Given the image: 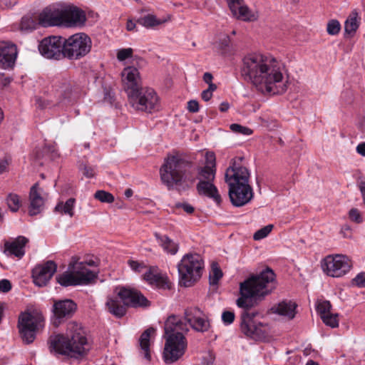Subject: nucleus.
<instances>
[{
  "instance_id": "nucleus-1",
  "label": "nucleus",
  "mask_w": 365,
  "mask_h": 365,
  "mask_svg": "<svg viewBox=\"0 0 365 365\" xmlns=\"http://www.w3.org/2000/svg\"><path fill=\"white\" fill-rule=\"evenodd\" d=\"M161 182L169 190L185 191L196 185L197 193L212 200L220 207L222 200L213 182L216 175L215 156L206 155V165L200 166L187 155L177 154L165 159L160 168Z\"/></svg>"
},
{
  "instance_id": "nucleus-2",
  "label": "nucleus",
  "mask_w": 365,
  "mask_h": 365,
  "mask_svg": "<svg viewBox=\"0 0 365 365\" xmlns=\"http://www.w3.org/2000/svg\"><path fill=\"white\" fill-rule=\"evenodd\" d=\"M275 279L274 271L267 267L257 274L250 275L240 284V297L236 304L243 310L240 314V330L247 336L255 338L262 334V324L254 320L257 312H250L255 300H262L269 294L273 289L270 286Z\"/></svg>"
},
{
  "instance_id": "nucleus-3",
  "label": "nucleus",
  "mask_w": 365,
  "mask_h": 365,
  "mask_svg": "<svg viewBox=\"0 0 365 365\" xmlns=\"http://www.w3.org/2000/svg\"><path fill=\"white\" fill-rule=\"evenodd\" d=\"M185 322L175 315H170L165 323L166 341L163 359L166 364H173L181 358L187 348V340L183 332L189 331L187 324L196 331L205 332L210 328V322L203 312L197 307H189L185 310Z\"/></svg>"
},
{
  "instance_id": "nucleus-4",
  "label": "nucleus",
  "mask_w": 365,
  "mask_h": 365,
  "mask_svg": "<svg viewBox=\"0 0 365 365\" xmlns=\"http://www.w3.org/2000/svg\"><path fill=\"white\" fill-rule=\"evenodd\" d=\"M250 174L242 165V159H232L227 168L225 180L228 185L229 197L232 205L237 207L250 203L254 197V191L250 184Z\"/></svg>"
},
{
  "instance_id": "nucleus-5",
  "label": "nucleus",
  "mask_w": 365,
  "mask_h": 365,
  "mask_svg": "<svg viewBox=\"0 0 365 365\" xmlns=\"http://www.w3.org/2000/svg\"><path fill=\"white\" fill-rule=\"evenodd\" d=\"M48 344L51 352L76 358L83 356L88 350L86 333L81 325L75 322L68 324L66 335L51 336Z\"/></svg>"
},
{
  "instance_id": "nucleus-6",
  "label": "nucleus",
  "mask_w": 365,
  "mask_h": 365,
  "mask_svg": "<svg viewBox=\"0 0 365 365\" xmlns=\"http://www.w3.org/2000/svg\"><path fill=\"white\" fill-rule=\"evenodd\" d=\"M86 20L84 11L73 5H56L46 7L39 14L42 26H81Z\"/></svg>"
},
{
  "instance_id": "nucleus-7",
  "label": "nucleus",
  "mask_w": 365,
  "mask_h": 365,
  "mask_svg": "<svg viewBox=\"0 0 365 365\" xmlns=\"http://www.w3.org/2000/svg\"><path fill=\"white\" fill-rule=\"evenodd\" d=\"M241 76L264 94H282L287 89V80L279 70H241Z\"/></svg>"
},
{
  "instance_id": "nucleus-8",
  "label": "nucleus",
  "mask_w": 365,
  "mask_h": 365,
  "mask_svg": "<svg viewBox=\"0 0 365 365\" xmlns=\"http://www.w3.org/2000/svg\"><path fill=\"white\" fill-rule=\"evenodd\" d=\"M106 305L110 314L117 318H121L125 315L128 307H148L150 302L140 292L122 287L116 297L108 298Z\"/></svg>"
},
{
  "instance_id": "nucleus-9",
  "label": "nucleus",
  "mask_w": 365,
  "mask_h": 365,
  "mask_svg": "<svg viewBox=\"0 0 365 365\" xmlns=\"http://www.w3.org/2000/svg\"><path fill=\"white\" fill-rule=\"evenodd\" d=\"M204 262L198 254H187L178 264L179 284L189 287L196 283L201 277Z\"/></svg>"
},
{
  "instance_id": "nucleus-10",
  "label": "nucleus",
  "mask_w": 365,
  "mask_h": 365,
  "mask_svg": "<svg viewBox=\"0 0 365 365\" xmlns=\"http://www.w3.org/2000/svg\"><path fill=\"white\" fill-rule=\"evenodd\" d=\"M91 46L92 42L88 35L77 33L64 40L62 53L70 60H78L91 51Z\"/></svg>"
},
{
  "instance_id": "nucleus-11",
  "label": "nucleus",
  "mask_w": 365,
  "mask_h": 365,
  "mask_svg": "<svg viewBox=\"0 0 365 365\" xmlns=\"http://www.w3.org/2000/svg\"><path fill=\"white\" fill-rule=\"evenodd\" d=\"M45 319L38 314H31L29 312H21L18 319V328L21 338L26 344L32 343L36 336V333L44 327Z\"/></svg>"
},
{
  "instance_id": "nucleus-12",
  "label": "nucleus",
  "mask_w": 365,
  "mask_h": 365,
  "mask_svg": "<svg viewBox=\"0 0 365 365\" xmlns=\"http://www.w3.org/2000/svg\"><path fill=\"white\" fill-rule=\"evenodd\" d=\"M69 268L73 271L65 272L56 277L57 282L63 287L86 284L97 277L95 272L86 269L82 263H71Z\"/></svg>"
},
{
  "instance_id": "nucleus-13",
  "label": "nucleus",
  "mask_w": 365,
  "mask_h": 365,
  "mask_svg": "<svg viewBox=\"0 0 365 365\" xmlns=\"http://www.w3.org/2000/svg\"><path fill=\"white\" fill-rule=\"evenodd\" d=\"M131 106L140 111L152 113L158 109V97L155 91L148 87H143L128 99Z\"/></svg>"
},
{
  "instance_id": "nucleus-14",
  "label": "nucleus",
  "mask_w": 365,
  "mask_h": 365,
  "mask_svg": "<svg viewBox=\"0 0 365 365\" xmlns=\"http://www.w3.org/2000/svg\"><path fill=\"white\" fill-rule=\"evenodd\" d=\"M351 262L345 255H336L326 257L322 268L325 274L332 277H340L349 272L351 268Z\"/></svg>"
},
{
  "instance_id": "nucleus-15",
  "label": "nucleus",
  "mask_w": 365,
  "mask_h": 365,
  "mask_svg": "<svg viewBox=\"0 0 365 365\" xmlns=\"http://www.w3.org/2000/svg\"><path fill=\"white\" fill-rule=\"evenodd\" d=\"M245 68H282L284 64L271 55L255 52L247 54L242 59Z\"/></svg>"
},
{
  "instance_id": "nucleus-16",
  "label": "nucleus",
  "mask_w": 365,
  "mask_h": 365,
  "mask_svg": "<svg viewBox=\"0 0 365 365\" xmlns=\"http://www.w3.org/2000/svg\"><path fill=\"white\" fill-rule=\"evenodd\" d=\"M120 76L122 86L128 99L143 88L139 70H123Z\"/></svg>"
},
{
  "instance_id": "nucleus-17",
  "label": "nucleus",
  "mask_w": 365,
  "mask_h": 365,
  "mask_svg": "<svg viewBox=\"0 0 365 365\" xmlns=\"http://www.w3.org/2000/svg\"><path fill=\"white\" fill-rule=\"evenodd\" d=\"M76 307V304L71 299L56 301L53 306V324L58 327L63 320L71 317Z\"/></svg>"
},
{
  "instance_id": "nucleus-18",
  "label": "nucleus",
  "mask_w": 365,
  "mask_h": 365,
  "mask_svg": "<svg viewBox=\"0 0 365 365\" xmlns=\"http://www.w3.org/2000/svg\"><path fill=\"white\" fill-rule=\"evenodd\" d=\"M63 43L61 37L50 36L41 41L38 50L41 55L47 58L58 59L63 55Z\"/></svg>"
},
{
  "instance_id": "nucleus-19",
  "label": "nucleus",
  "mask_w": 365,
  "mask_h": 365,
  "mask_svg": "<svg viewBox=\"0 0 365 365\" xmlns=\"http://www.w3.org/2000/svg\"><path fill=\"white\" fill-rule=\"evenodd\" d=\"M143 279L150 285L159 289H170L172 287L168 276L156 266H150L143 275Z\"/></svg>"
},
{
  "instance_id": "nucleus-20",
  "label": "nucleus",
  "mask_w": 365,
  "mask_h": 365,
  "mask_svg": "<svg viewBox=\"0 0 365 365\" xmlns=\"http://www.w3.org/2000/svg\"><path fill=\"white\" fill-rule=\"evenodd\" d=\"M227 6L236 19L244 21H254L258 19V14L250 9L244 0H226Z\"/></svg>"
},
{
  "instance_id": "nucleus-21",
  "label": "nucleus",
  "mask_w": 365,
  "mask_h": 365,
  "mask_svg": "<svg viewBox=\"0 0 365 365\" xmlns=\"http://www.w3.org/2000/svg\"><path fill=\"white\" fill-rule=\"evenodd\" d=\"M57 264L48 260L42 265L36 266L32 270L34 282L38 287L45 286L56 272Z\"/></svg>"
},
{
  "instance_id": "nucleus-22",
  "label": "nucleus",
  "mask_w": 365,
  "mask_h": 365,
  "mask_svg": "<svg viewBox=\"0 0 365 365\" xmlns=\"http://www.w3.org/2000/svg\"><path fill=\"white\" fill-rule=\"evenodd\" d=\"M18 49L16 45L0 42V68H12L16 65Z\"/></svg>"
},
{
  "instance_id": "nucleus-23",
  "label": "nucleus",
  "mask_w": 365,
  "mask_h": 365,
  "mask_svg": "<svg viewBox=\"0 0 365 365\" xmlns=\"http://www.w3.org/2000/svg\"><path fill=\"white\" fill-rule=\"evenodd\" d=\"M42 189L39 187L38 182L35 183L30 189L29 192V214L31 216L39 214L43 208L44 200L41 196Z\"/></svg>"
},
{
  "instance_id": "nucleus-24",
  "label": "nucleus",
  "mask_w": 365,
  "mask_h": 365,
  "mask_svg": "<svg viewBox=\"0 0 365 365\" xmlns=\"http://www.w3.org/2000/svg\"><path fill=\"white\" fill-rule=\"evenodd\" d=\"M29 240L24 236H19L11 242H6L4 244L6 251L21 259L25 254L24 247Z\"/></svg>"
},
{
  "instance_id": "nucleus-25",
  "label": "nucleus",
  "mask_w": 365,
  "mask_h": 365,
  "mask_svg": "<svg viewBox=\"0 0 365 365\" xmlns=\"http://www.w3.org/2000/svg\"><path fill=\"white\" fill-rule=\"evenodd\" d=\"M296 307L295 303L290 301H282L274 305L270 310L272 313L287 317L288 319H292L295 316Z\"/></svg>"
},
{
  "instance_id": "nucleus-26",
  "label": "nucleus",
  "mask_w": 365,
  "mask_h": 365,
  "mask_svg": "<svg viewBox=\"0 0 365 365\" xmlns=\"http://www.w3.org/2000/svg\"><path fill=\"white\" fill-rule=\"evenodd\" d=\"M154 236L158 245L165 252L172 255H174L178 252L179 249L178 244L174 242L168 235L155 232Z\"/></svg>"
},
{
  "instance_id": "nucleus-27",
  "label": "nucleus",
  "mask_w": 365,
  "mask_h": 365,
  "mask_svg": "<svg viewBox=\"0 0 365 365\" xmlns=\"http://www.w3.org/2000/svg\"><path fill=\"white\" fill-rule=\"evenodd\" d=\"M170 19V16L159 19L153 14H148L138 19L137 22L143 27L150 29L168 22Z\"/></svg>"
},
{
  "instance_id": "nucleus-28",
  "label": "nucleus",
  "mask_w": 365,
  "mask_h": 365,
  "mask_svg": "<svg viewBox=\"0 0 365 365\" xmlns=\"http://www.w3.org/2000/svg\"><path fill=\"white\" fill-rule=\"evenodd\" d=\"M156 329L150 327L145 330L139 339V343L141 350L143 351L144 357L150 361L151 356L150 352V340L152 336L155 334Z\"/></svg>"
},
{
  "instance_id": "nucleus-29",
  "label": "nucleus",
  "mask_w": 365,
  "mask_h": 365,
  "mask_svg": "<svg viewBox=\"0 0 365 365\" xmlns=\"http://www.w3.org/2000/svg\"><path fill=\"white\" fill-rule=\"evenodd\" d=\"M361 18L359 12L354 9L349 15L344 24L345 32L348 34L353 35L358 29L360 24Z\"/></svg>"
},
{
  "instance_id": "nucleus-30",
  "label": "nucleus",
  "mask_w": 365,
  "mask_h": 365,
  "mask_svg": "<svg viewBox=\"0 0 365 365\" xmlns=\"http://www.w3.org/2000/svg\"><path fill=\"white\" fill-rule=\"evenodd\" d=\"M76 199L70 197L65 202H58L54 208V211L61 215H68L70 217L74 215Z\"/></svg>"
},
{
  "instance_id": "nucleus-31",
  "label": "nucleus",
  "mask_w": 365,
  "mask_h": 365,
  "mask_svg": "<svg viewBox=\"0 0 365 365\" xmlns=\"http://www.w3.org/2000/svg\"><path fill=\"white\" fill-rule=\"evenodd\" d=\"M71 94V87L67 82H63L58 88H55L54 96L56 101L52 102L55 104L62 103L64 100L68 99Z\"/></svg>"
},
{
  "instance_id": "nucleus-32",
  "label": "nucleus",
  "mask_w": 365,
  "mask_h": 365,
  "mask_svg": "<svg viewBox=\"0 0 365 365\" xmlns=\"http://www.w3.org/2000/svg\"><path fill=\"white\" fill-rule=\"evenodd\" d=\"M215 48L223 56H229L233 53L234 50L230 44V37L224 34L215 43Z\"/></svg>"
},
{
  "instance_id": "nucleus-33",
  "label": "nucleus",
  "mask_w": 365,
  "mask_h": 365,
  "mask_svg": "<svg viewBox=\"0 0 365 365\" xmlns=\"http://www.w3.org/2000/svg\"><path fill=\"white\" fill-rule=\"evenodd\" d=\"M6 203L11 212H17L21 205L20 196L15 193H10L6 197Z\"/></svg>"
},
{
  "instance_id": "nucleus-34",
  "label": "nucleus",
  "mask_w": 365,
  "mask_h": 365,
  "mask_svg": "<svg viewBox=\"0 0 365 365\" xmlns=\"http://www.w3.org/2000/svg\"><path fill=\"white\" fill-rule=\"evenodd\" d=\"M37 24H40L39 21L37 23L30 16H24L21 19L20 28L22 31H30L35 29Z\"/></svg>"
},
{
  "instance_id": "nucleus-35",
  "label": "nucleus",
  "mask_w": 365,
  "mask_h": 365,
  "mask_svg": "<svg viewBox=\"0 0 365 365\" xmlns=\"http://www.w3.org/2000/svg\"><path fill=\"white\" fill-rule=\"evenodd\" d=\"M331 304L329 301L322 300L319 301L316 306V309L320 317H324L328 314L331 313Z\"/></svg>"
},
{
  "instance_id": "nucleus-36",
  "label": "nucleus",
  "mask_w": 365,
  "mask_h": 365,
  "mask_svg": "<svg viewBox=\"0 0 365 365\" xmlns=\"http://www.w3.org/2000/svg\"><path fill=\"white\" fill-rule=\"evenodd\" d=\"M94 197L102 202L111 203L114 201L113 195L104 190L96 191Z\"/></svg>"
},
{
  "instance_id": "nucleus-37",
  "label": "nucleus",
  "mask_w": 365,
  "mask_h": 365,
  "mask_svg": "<svg viewBox=\"0 0 365 365\" xmlns=\"http://www.w3.org/2000/svg\"><path fill=\"white\" fill-rule=\"evenodd\" d=\"M222 277V270L217 266H212L210 274V284L211 285H217Z\"/></svg>"
},
{
  "instance_id": "nucleus-38",
  "label": "nucleus",
  "mask_w": 365,
  "mask_h": 365,
  "mask_svg": "<svg viewBox=\"0 0 365 365\" xmlns=\"http://www.w3.org/2000/svg\"><path fill=\"white\" fill-rule=\"evenodd\" d=\"M341 25L339 21L332 19L327 23V31L329 35L335 36L339 33Z\"/></svg>"
},
{
  "instance_id": "nucleus-39",
  "label": "nucleus",
  "mask_w": 365,
  "mask_h": 365,
  "mask_svg": "<svg viewBox=\"0 0 365 365\" xmlns=\"http://www.w3.org/2000/svg\"><path fill=\"white\" fill-rule=\"evenodd\" d=\"M321 319L326 325L329 326L331 328H336L339 326L337 314H333L331 313H329L327 315L322 317V318Z\"/></svg>"
},
{
  "instance_id": "nucleus-40",
  "label": "nucleus",
  "mask_w": 365,
  "mask_h": 365,
  "mask_svg": "<svg viewBox=\"0 0 365 365\" xmlns=\"http://www.w3.org/2000/svg\"><path fill=\"white\" fill-rule=\"evenodd\" d=\"M273 225H268L264 226V227L257 230L253 235V238L255 240H260L262 239L265 238L272 230Z\"/></svg>"
},
{
  "instance_id": "nucleus-41",
  "label": "nucleus",
  "mask_w": 365,
  "mask_h": 365,
  "mask_svg": "<svg viewBox=\"0 0 365 365\" xmlns=\"http://www.w3.org/2000/svg\"><path fill=\"white\" fill-rule=\"evenodd\" d=\"M128 264L129 265L130 269L136 273L142 272L143 270L145 268L148 269V267L145 265V264L143 262H139L137 260L128 259Z\"/></svg>"
},
{
  "instance_id": "nucleus-42",
  "label": "nucleus",
  "mask_w": 365,
  "mask_h": 365,
  "mask_svg": "<svg viewBox=\"0 0 365 365\" xmlns=\"http://www.w3.org/2000/svg\"><path fill=\"white\" fill-rule=\"evenodd\" d=\"M230 128L234 133H240L245 135H249L252 133V130L250 128L237 123L231 124Z\"/></svg>"
},
{
  "instance_id": "nucleus-43",
  "label": "nucleus",
  "mask_w": 365,
  "mask_h": 365,
  "mask_svg": "<svg viewBox=\"0 0 365 365\" xmlns=\"http://www.w3.org/2000/svg\"><path fill=\"white\" fill-rule=\"evenodd\" d=\"M133 50L131 48H122L118 51L117 58L120 61H125L133 56Z\"/></svg>"
},
{
  "instance_id": "nucleus-44",
  "label": "nucleus",
  "mask_w": 365,
  "mask_h": 365,
  "mask_svg": "<svg viewBox=\"0 0 365 365\" xmlns=\"http://www.w3.org/2000/svg\"><path fill=\"white\" fill-rule=\"evenodd\" d=\"M80 170L82 171L83 175L88 178H91L95 176V169L91 165L86 164L81 165Z\"/></svg>"
},
{
  "instance_id": "nucleus-45",
  "label": "nucleus",
  "mask_w": 365,
  "mask_h": 365,
  "mask_svg": "<svg viewBox=\"0 0 365 365\" xmlns=\"http://www.w3.org/2000/svg\"><path fill=\"white\" fill-rule=\"evenodd\" d=\"M235 318V313L231 311H224L222 314V320L225 325L233 323Z\"/></svg>"
},
{
  "instance_id": "nucleus-46",
  "label": "nucleus",
  "mask_w": 365,
  "mask_h": 365,
  "mask_svg": "<svg viewBox=\"0 0 365 365\" xmlns=\"http://www.w3.org/2000/svg\"><path fill=\"white\" fill-rule=\"evenodd\" d=\"M175 209H182L187 214H192L195 211V208L190 204L185 202H177L175 205Z\"/></svg>"
},
{
  "instance_id": "nucleus-47",
  "label": "nucleus",
  "mask_w": 365,
  "mask_h": 365,
  "mask_svg": "<svg viewBox=\"0 0 365 365\" xmlns=\"http://www.w3.org/2000/svg\"><path fill=\"white\" fill-rule=\"evenodd\" d=\"M349 218L351 221L360 223L362 222V218L361 214L358 209L352 208L350 210L349 212Z\"/></svg>"
},
{
  "instance_id": "nucleus-48",
  "label": "nucleus",
  "mask_w": 365,
  "mask_h": 365,
  "mask_svg": "<svg viewBox=\"0 0 365 365\" xmlns=\"http://www.w3.org/2000/svg\"><path fill=\"white\" fill-rule=\"evenodd\" d=\"M11 283L9 279H3L0 280L1 292L7 293L11 289Z\"/></svg>"
},
{
  "instance_id": "nucleus-49",
  "label": "nucleus",
  "mask_w": 365,
  "mask_h": 365,
  "mask_svg": "<svg viewBox=\"0 0 365 365\" xmlns=\"http://www.w3.org/2000/svg\"><path fill=\"white\" fill-rule=\"evenodd\" d=\"M353 282L359 287H365V272L358 274L353 279Z\"/></svg>"
},
{
  "instance_id": "nucleus-50",
  "label": "nucleus",
  "mask_w": 365,
  "mask_h": 365,
  "mask_svg": "<svg viewBox=\"0 0 365 365\" xmlns=\"http://www.w3.org/2000/svg\"><path fill=\"white\" fill-rule=\"evenodd\" d=\"M44 150L46 152L50 154V157L51 159L54 160L58 157V154L55 145H46Z\"/></svg>"
},
{
  "instance_id": "nucleus-51",
  "label": "nucleus",
  "mask_w": 365,
  "mask_h": 365,
  "mask_svg": "<svg viewBox=\"0 0 365 365\" xmlns=\"http://www.w3.org/2000/svg\"><path fill=\"white\" fill-rule=\"evenodd\" d=\"M187 110L190 113H197L199 111V103L195 100H190L187 102Z\"/></svg>"
},
{
  "instance_id": "nucleus-52",
  "label": "nucleus",
  "mask_w": 365,
  "mask_h": 365,
  "mask_svg": "<svg viewBox=\"0 0 365 365\" xmlns=\"http://www.w3.org/2000/svg\"><path fill=\"white\" fill-rule=\"evenodd\" d=\"M18 0H0V6L10 8L17 3Z\"/></svg>"
},
{
  "instance_id": "nucleus-53",
  "label": "nucleus",
  "mask_w": 365,
  "mask_h": 365,
  "mask_svg": "<svg viewBox=\"0 0 365 365\" xmlns=\"http://www.w3.org/2000/svg\"><path fill=\"white\" fill-rule=\"evenodd\" d=\"M104 101L112 104L114 101V95L110 91L106 90L104 93Z\"/></svg>"
},
{
  "instance_id": "nucleus-54",
  "label": "nucleus",
  "mask_w": 365,
  "mask_h": 365,
  "mask_svg": "<svg viewBox=\"0 0 365 365\" xmlns=\"http://www.w3.org/2000/svg\"><path fill=\"white\" fill-rule=\"evenodd\" d=\"M126 29L129 31H136V24L133 20L129 19L126 24Z\"/></svg>"
},
{
  "instance_id": "nucleus-55",
  "label": "nucleus",
  "mask_w": 365,
  "mask_h": 365,
  "mask_svg": "<svg viewBox=\"0 0 365 365\" xmlns=\"http://www.w3.org/2000/svg\"><path fill=\"white\" fill-rule=\"evenodd\" d=\"M212 96L210 90H205L201 93V97L205 101H208Z\"/></svg>"
},
{
  "instance_id": "nucleus-56",
  "label": "nucleus",
  "mask_w": 365,
  "mask_h": 365,
  "mask_svg": "<svg viewBox=\"0 0 365 365\" xmlns=\"http://www.w3.org/2000/svg\"><path fill=\"white\" fill-rule=\"evenodd\" d=\"M356 151L362 156H365V143H359L356 147Z\"/></svg>"
},
{
  "instance_id": "nucleus-57",
  "label": "nucleus",
  "mask_w": 365,
  "mask_h": 365,
  "mask_svg": "<svg viewBox=\"0 0 365 365\" xmlns=\"http://www.w3.org/2000/svg\"><path fill=\"white\" fill-rule=\"evenodd\" d=\"M8 162L6 160L0 161V175L6 170Z\"/></svg>"
},
{
  "instance_id": "nucleus-58",
  "label": "nucleus",
  "mask_w": 365,
  "mask_h": 365,
  "mask_svg": "<svg viewBox=\"0 0 365 365\" xmlns=\"http://www.w3.org/2000/svg\"><path fill=\"white\" fill-rule=\"evenodd\" d=\"M359 189L361 193V195H365V180H361L359 182Z\"/></svg>"
},
{
  "instance_id": "nucleus-59",
  "label": "nucleus",
  "mask_w": 365,
  "mask_h": 365,
  "mask_svg": "<svg viewBox=\"0 0 365 365\" xmlns=\"http://www.w3.org/2000/svg\"><path fill=\"white\" fill-rule=\"evenodd\" d=\"M230 108V105L227 102H222L220 105V110L221 112H226Z\"/></svg>"
},
{
  "instance_id": "nucleus-60",
  "label": "nucleus",
  "mask_w": 365,
  "mask_h": 365,
  "mask_svg": "<svg viewBox=\"0 0 365 365\" xmlns=\"http://www.w3.org/2000/svg\"><path fill=\"white\" fill-rule=\"evenodd\" d=\"M203 80L207 83H212V76L210 73H205L203 76Z\"/></svg>"
},
{
  "instance_id": "nucleus-61",
  "label": "nucleus",
  "mask_w": 365,
  "mask_h": 365,
  "mask_svg": "<svg viewBox=\"0 0 365 365\" xmlns=\"http://www.w3.org/2000/svg\"><path fill=\"white\" fill-rule=\"evenodd\" d=\"M80 263L83 264V266H85V267H86V269H88V268L86 267V266H87V265H88V266H91V267H95V266H96V265H97V264H96V262H95V261H93V260H92V259L88 260V261H87V260H86V261H84V262H81Z\"/></svg>"
},
{
  "instance_id": "nucleus-62",
  "label": "nucleus",
  "mask_w": 365,
  "mask_h": 365,
  "mask_svg": "<svg viewBox=\"0 0 365 365\" xmlns=\"http://www.w3.org/2000/svg\"><path fill=\"white\" fill-rule=\"evenodd\" d=\"M5 305L6 304L4 302H0V323L1 322V319L4 315Z\"/></svg>"
},
{
  "instance_id": "nucleus-63",
  "label": "nucleus",
  "mask_w": 365,
  "mask_h": 365,
  "mask_svg": "<svg viewBox=\"0 0 365 365\" xmlns=\"http://www.w3.org/2000/svg\"><path fill=\"white\" fill-rule=\"evenodd\" d=\"M208 84H209V87L207 90H210V92L212 93V91H214L217 88V86H216V85L213 84L212 83H210Z\"/></svg>"
},
{
  "instance_id": "nucleus-64",
  "label": "nucleus",
  "mask_w": 365,
  "mask_h": 365,
  "mask_svg": "<svg viewBox=\"0 0 365 365\" xmlns=\"http://www.w3.org/2000/svg\"><path fill=\"white\" fill-rule=\"evenodd\" d=\"M133 195V191L131 189H127L125 191V195L127 197H131Z\"/></svg>"
}]
</instances>
